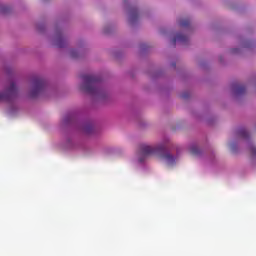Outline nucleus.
<instances>
[{"label":"nucleus","mask_w":256,"mask_h":256,"mask_svg":"<svg viewBox=\"0 0 256 256\" xmlns=\"http://www.w3.org/2000/svg\"><path fill=\"white\" fill-rule=\"evenodd\" d=\"M250 155H251V159H255V157H256V147L255 146L250 147Z\"/></svg>","instance_id":"nucleus-11"},{"label":"nucleus","mask_w":256,"mask_h":256,"mask_svg":"<svg viewBox=\"0 0 256 256\" xmlns=\"http://www.w3.org/2000/svg\"><path fill=\"white\" fill-rule=\"evenodd\" d=\"M232 90L236 95H243L247 91V88L245 85L234 83L232 84Z\"/></svg>","instance_id":"nucleus-5"},{"label":"nucleus","mask_w":256,"mask_h":256,"mask_svg":"<svg viewBox=\"0 0 256 256\" xmlns=\"http://www.w3.org/2000/svg\"><path fill=\"white\" fill-rule=\"evenodd\" d=\"M70 57H72L73 59L77 58V51L76 50H71L70 51Z\"/></svg>","instance_id":"nucleus-12"},{"label":"nucleus","mask_w":256,"mask_h":256,"mask_svg":"<svg viewBox=\"0 0 256 256\" xmlns=\"http://www.w3.org/2000/svg\"><path fill=\"white\" fill-rule=\"evenodd\" d=\"M173 65V67H175V64H172Z\"/></svg>","instance_id":"nucleus-15"},{"label":"nucleus","mask_w":256,"mask_h":256,"mask_svg":"<svg viewBox=\"0 0 256 256\" xmlns=\"http://www.w3.org/2000/svg\"><path fill=\"white\" fill-rule=\"evenodd\" d=\"M135 19H137V14L135 12H132L131 21H135Z\"/></svg>","instance_id":"nucleus-13"},{"label":"nucleus","mask_w":256,"mask_h":256,"mask_svg":"<svg viewBox=\"0 0 256 256\" xmlns=\"http://www.w3.org/2000/svg\"><path fill=\"white\" fill-rule=\"evenodd\" d=\"M182 99H187L189 97V95L187 93H184L181 95Z\"/></svg>","instance_id":"nucleus-14"},{"label":"nucleus","mask_w":256,"mask_h":256,"mask_svg":"<svg viewBox=\"0 0 256 256\" xmlns=\"http://www.w3.org/2000/svg\"><path fill=\"white\" fill-rule=\"evenodd\" d=\"M15 95H17V86L11 82L10 87L5 92L0 93V103L1 101H11Z\"/></svg>","instance_id":"nucleus-4"},{"label":"nucleus","mask_w":256,"mask_h":256,"mask_svg":"<svg viewBox=\"0 0 256 256\" xmlns=\"http://www.w3.org/2000/svg\"><path fill=\"white\" fill-rule=\"evenodd\" d=\"M84 84L81 86L82 91L90 95H99L101 93V78L95 75H82Z\"/></svg>","instance_id":"nucleus-2"},{"label":"nucleus","mask_w":256,"mask_h":256,"mask_svg":"<svg viewBox=\"0 0 256 256\" xmlns=\"http://www.w3.org/2000/svg\"><path fill=\"white\" fill-rule=\"evenodd\" d=\"M151 155H159L161 159L166 161L167 165H175V156L167 152V148L164 145L149 146L141 144L139 148V162L143 163Z\"/></svg>","instance_id":"nucleus-1"},{"label":"nucleus","mask_w":256,"mask_h":256,"mask_svg":"<svg viewBox=\"0 0 256 256\" xmlns=\"http://www.w3.org/2000/svg\"><path fill=\"white\" fill-rule=\"evenodd\" d=\"M177 41H178L179 43H187V41H189V38H188L187 36H185V35L179 33V34L176 35V37H174V38L172 39V45H174V47H175Z\"/></svg>","instance_id":"nucleus-6"},{"label":"nucleus","mask_w":256,"mask_h":256,"mask_svg":"<svg viewBox=\"0 0 256 256\" xmlns=\"http://www.w3.org/2000/svg\"><path fill=\"white\" fill-rule=\"evenodd\" d=\"M191 21L189 19H182L179 21L180 27H189Z\"/></svg>","instance_id":"nucleus-9"},{"label":"nucleus","mask_w":256,"mask_h":256,"mask_svg":"<svg viewBox=\"0 0 256 256\" xmlns=\"http://www.w3.org/2000/svg\"><path fill=\"white\" fill-rule=\"evenodd\" d=\"M65 121H68V120H67V118H66V120H65Z\"/></svg>","instance_id":"nucleus-16"},{"label":"nucleus","mask_w":256,"mask_h":256,"mask_svg":"<svg viewBox=\"0 0 256 256\" xmlns=\"http://www.w3.org/2000/svg\"><path fill=\"white\" fill-rule=\"evenodd\" d=\"M238 135L242 138V139H249V132L247 131V129L242 128L238 130Z\"/></svg>","instance_id":"nucleus-7"},{"label":"nucleus","mask_w":256,"mask_h":256,"mask_svg":"<svg viewBox=\"0 0 256 256\" xmlns=\"http://www.w3.org/2000/svg\"><path fill=\"white\" fill-rule=\"evenodd\" d=\"M47 87V82L41 78V77H36L33 79V87L30 92V97H38V95H41L43 91H45V88Z\"/></svg>","instance_id":"nucleus-3"},{"label":"nucleus","mask_w":256,"mask_h":256,"mask_svg":"<svg viewBox=\"0 0 256 256\" xmlns=\"http://www.w3.org/2000/svg\"><path fill=\"white\" fill-rule=\"evenodd\" d=\"M56 45L57 47H59L60 49L65 47V38H63L62 36H59L57 39H56Z\"/></svg>","instance_id":"nucleus-8"},{"label":"nucleus","mask_w":256,"mask_h":256,"mask_svg":"<svg viewBox=\"0 0 256 256\" xmlns=\"http://www.w3.org/2000/svg\"><path fill=\"white\" fill-rule=\"evenodd\" d=\"M190 153H191L192 155H199V153H201V151L199 150V147H197V146H192V147L190 148Z\"/></svg>","instance_id":"nucleus-10"}]
</instances>
